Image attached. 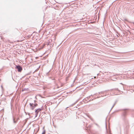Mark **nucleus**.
I'll return each mask as SVG.
<instances>
[{
	"label": "nucleus",
	"mask_w": 134,
	"mask_h": 134,
	"mask_svg": "<svg viewBox=\"0 0 134 134\" xmlns=\"http://www.w3.org/2000/svg\"><path fill=\"white\" fill-rule=\"evenodd\" d=\"M45 131L44 130V132H43L42 134H45Z\"/></svg>",
	"instance_id": "obj_8"
},
{
	"label": "nucleus",
	"mask_w": 134,
	"mask_h": 134,
	"mask_svg": "<svg viewBox=\"0 0 134 134\" xmlns=\"http://www.w3.org/2000/svg\"><path fill=\"white\" fill-rule=\"evenodd\" d=\"M13 122L14 123H16L17 122L16 121L14 120V118L13 119Z\"/></svg>",
	"instance_id": "obj_7"
},
{
	"label": "nucleus",
	"mask_w": 134,
	"mask_h": 134,
	"mask_svg": "<svg viewBox=\"0 0 134 134\" xmlns=\"http://www.w3.org/2000/svg\"><path fill=\"white\" fill-rule=\"evenodd\" d=\"M119 91V89L118 88H115L114 89H111L110 90H108L107 91H105L104 92H101L99 93H105V96H108V95H109V93H107V91Z\"/></svg>",
	"instance_id": "obj_2"
},
{
	"label": "nucleus",
	"mask_w": 134,
	"mask_h": 134,
	"mask_svg": "<svg viewBox=\"0 0 134 134\" xmlns=\"http://www.w3.org/2000/svg\"><path fill=\"white\" fill-rule=\"evenodd\" d=\"M26 90V89L25 88V89H23V90L22 91H25V90Z\"/></svg>",
	"instance_id": "obj_11"
},
{
	"label": "nucleus",
	"mask_w": 134,
	"mask_h": 134,
	"mask_svg": "<svg viewBox=\"0 0 134 134\" xmlns=\"http://www.w3.org/2000/svg\"><path fill=\"white\" fill-rule=\"evenodd\" d=\"M117 102V101H116L115 103L113 105V106L112 107V108H111V109L114 107V105H115V104Z\"/></svg>",
	"instance_id": "obj_5"
},
{
	"label": "nucleus",
	"mask_w": 134,
	"mask_h": 134,
	"mask_svg": "<svg viewBox=\"0 0 134 134\" xmlns=\"http://www.w3.org/2000/svg\"><path fill=\"white\" fill-rule=\"evenodd\" d=\"M109 133V134H111L110 133Z\"/></svg>",
	"instance_id": "obj_14"
},
{
	"label": "nucleus",
	"mask_w": 134,
	"mask_h": 134,
	"mask_svg": "<svg viewBox=\"0 0 134 134\" xmlns=\"http://www.w3.org/2000/svg\"><path fill=\"white\" fill-rule=\"evenodd\" d=\"M25 112L26 113V114H28L29 115H30V113H28H28H26V112Z\"/></svg>",
	"instance_id": "obj_9"
},
{
	"label": "nucleus",
	"mask_w": 134,
	"mask_h": 134,
	"mask_svg": "<svg viewBox=\"0 0 134 134\" xmlns=\"http://www.w3.org/2000/svg\"><path fill=\"white\" fill-rule=\"evenodd\" d=\"M36 100H34L33 102L30 103L29 105L31 109L33 110L37 106L38 104L36 103Z\"/></svg>",
	"instance_id": "obj_1"
},
{
	"label": "nucleus",
	"mask_w": 134,
	"mask_h": 134,
	"mask_svg": "<svg viewBox=\"0 0 134 134\" xmlns=\"http://www.w3.org/2000/svg\"><path fill=\"white\" fill-rule=\"evenodd\" d=\"M76 102H75L72 105V106L73 105H74L76 104Z\"/></svg>",
	"instance_id": "obj_10"
},
{
	"label": "nucleus",
	"mask_w": 134,
	"mask_h": 134,
	"mask_svg": "<svg viewBox=\"0 0 134 134\" xmlns=\"http://www.w3.org/2000/svg\"><path fill=\"white\" fill-rule=\"evenodd\" d=\"M110 95H112V94H110Z\"/></svg>",
	"instance_id": "obj_12"
},
{
	"label": "nucleus",
	"mask_w": 134,
	"mask_h": 134,
	"mask_svg": "<svg viewBox=\"0 0 134 134\" xmlns=\"http://www.w3.org/2000/svg\"><path fill=\"white\" fill-rule=\"evenodd\" d=\"M16 68L19 72H21L22 70V67L20 65L16 66Z\"/></svg>",
	"instance_id": "obj_3"
},
{
	"label": "nucleus",
	"mask_w": 134,
	"mask_h": 134,
	"mask_svg": "<svg viewBox=\"0 0 134 134\" xmlns=\"http://www.w3.org/2000/svg\"><path fill=\"white\" fill-rule=\"evenodd\" d=\"M41 110L42 109H41L38 108L35 110V113H37L38 114V113L40 111H41Z\"/></svg>",
	"instance_id": "obj_4"
},
{
	"label": "nucleus",
	"mask_w": 134,
	"mask_h": 134,
	"mask_svg": "<svg viewBox=\"0 0 134 134\" xmlns=\"http://www.w3.org/2000/svg\"><path fill=\"white\" fill-rule=\"evenodd\" d=\"M35 118H36V117L37 116L38 114L36 113H35Z\"/></svg>",
	"instance_id": "obj_6"
},
{
	"label": "nucleus",
	"mask_w": 134,
	"mask_h": 134,
	"mask_svg": "<svg viewBox=\"0 0 134 134\" xmlns=\"http://www.w3.org/2000/svg\"><path fill=\"white\" fill-rule=\"evenodd\" d=\"M94 78H96V77H95H95H94Z\"/></svg>",
	"instance_id": "obj_13"
}]
</instances>
